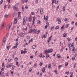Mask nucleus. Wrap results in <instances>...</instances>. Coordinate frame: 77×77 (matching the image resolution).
Returning <instances> with one entry per match:
<instances>
[{"label": "nucleus", "mask_w": 77, "mask_h": 77, "mask_svg": "<svg viewBox=\"0 0 77 77\" xmlns=\"http://www.w3.org/2000/svg\"><path fill=\"white\" fill-rule=\"evenodd\" d=\"M53 52V49H49L48 50V53H52Z\"/></svg>", "instance_id": "1"}, {"label": "nucleus", "mask_w": 77, "mask_h": 77, "mask_svg": "<svg viewBox=\"0 0 77 77\" xmlns=\"http://www.w3.org/2000/svg\"><path fill=\"white\" fill-rule=\"evenodd\" d=\"M17 23V18H14V24H16Z\"/></svg>", "instance_id": "2"}, {"label": "nucleus", "mask_w": 77, "mask_h": 77, "mask_svg": "<svg viewBox=\"0 0 77 77\" xmlns=\"http://www.w3.org/2000/svg\"><path fill=\"white\" fill-rule=\"evenodd\" d=\"M13 9L14 11H18V9H17V8L15 7V6L13 7Z\"/></svg>", "instance_id": "3"}, {"label": "nucleus", "mask_w": 77, "mask_h": 77, "mask_svg": "<svg viewBox=\"0 0 77 77\" xmlns=\"http://www.w3.org/2000/svg\"><path fill=\"white\" fill-rule=\"evenodd\" d=\"M57 20H58V24H60V22H61V21L60 20V18H57Z\"/></svg>", "instance_id": "4"}, {"label": "nucleus", "mask_w": 77, "mask_h": 77, "mask_svg": "<svg viewBox=\"0 0 77 77\" xmlns=\"http://www.w3.org/2000/svg\"><path fill=\"white\" fill-rule=\"evenodd\" d=\"M5 23H4L1 26V27L2 28H4V27H5Z\"/></svg>", "instance_id": "5"}, {"label": "nucleus", "mask_w": 77, "mask_h": 77, "mask_svg": "<svg viewBox=\"0 0 77 77\" xmlns=\"http://www.w3.org/2000/svg\"><path fill=\"white\" fill-rule=\"evenodd\" d=\"M40 14H43V10L42 9V8L40 9Z\"/></svg>", "instance_id": "6"}, {"label": "nucleus", "mask_w": 77, "mask_h": 77, "mask_svg": "<svg viewBox=\"0 0 77 77\" xmlns=\"http://www.w3.org/2000/svg\"><path fill=\"white\" fill-rule=\"evenodd\" d=\"M45 71V67L42 68V72L44 73Z\"/></svg>", "instance_id": "7"}, {"label": "nucleus", "mask_w": 77, "mask_h": 77, "mask_svg": "<svg viewBox=\"0 0 77 77\" xmlns=\"http://www.w3.org/2000/svg\"><path fill=\"white\" fill-rule=\"evenodd\" d=\"M71 47H72V45H71V44H69V50H71Z\"/></svg>", "instance_id": "8"}, {"label": "nucleus", "mask_w": 77, "mask_h": 77, "mask_svg": "<svg viewBox=\"0 0 77 77\" xmlns=\"http://www.w3.org/2000/svg\"><path fill=\"white\" fill-rule=\"evenodd\" d=\"M28 20V21H29V22H31V21H32V17H30L29 18Z\"/></svg>", "instance_id": "9"}, {"label": "nucleus", "mask_w": 77, "mask_h": 77, "mask_svg": "<svg viewBox=\"0 0 77 77\" xmlns=\"http://www.w3.org/2000/svg\"><path fill=\"white\" fill-rule=\"evenodd\" d=\"M6 38L5 37L3 39V42H6Z\"/></svg>", "instance_id": "10"}, {"label": "nucleus", "mask_w": 77, "mask_h": 77, "mask_svg": "<svg viewBox=\"0 0 77 77\" xmlns=\"http://www.w3.org/2000/svg\"><path fill=\"white\" fill-rule=\"evenodd\" d=\"M46 19L45 20V21H48V16H46Z\"/></svg>", "instance_id": "11"}, {"label": "nucleus", "mask_w": 77, "mask_h": 77, "mask_svg": "<svg viewBox=\"0 0 77 77\" xmlns=\"http://www.w3.org/2000/svg\"><path fill=\"white\" fill-rule=\"evenodd\" d=\"M63 36L64 38H65V37H66V34L65 33L64 34H63Z\"/></svg>", "instance_id": "12"}, {"label": "nucleus", "mask_w": 77, "mask_h": 77, "mask_svg": "<svg viewBox=\"0 0 77 77\" xmlns=\"http://www.w3.org/2000/svg\"><path fill=\"white\" fill-rule=\"evenodd\" d=\"M58 2H59V0H55V2H54V3L55 4H57L58 3Z\"/></svg>", "instance_id": "13"}, {"label": "nucleus", "mask_w": 77, "mask_h": 77, "mask_svg": "<svg viewBox=\"0 0 77 77\" xmlns=\"http://www.w3.org/2000/svg\"><path fill=\"white\" fill-rule=\"evenodd\" d=\"M62 68V65H59L58 67V69H60Z\"/></svg>", "instance_id": "14"}, {"label": "nucleus", "mask_w": 77, "mask_h": 77, "mask_svg": "<svg viewBox=\"0 0 77 77\" xmlns=\"http://www.w3.org/2000/svg\"><path fill=\"white\" fill-rule=\"evenodd\" d=\"M18 20H20V12H19L18 13Z\"/></svg>", "instance_id": "15"}, {"label": "nucleus", "mask_w": 77, "mask_h": 77, "mask_svg": "<svg viewBox=\"0 0 77 77\" xmlns=\"http://www.w3.org/2000/svg\"><path fill=\"white\" fill-rule=\"evenodd\" d=\"M57 57L58 58H60V55L59 54H57Z\"/></svg>", "instance_id": "16"}, {"label": "nucleus", "mask_w": 77, "mask_h": 77, "mask_svg": "<svg viewBox=\"0 0 77 77\" xmlns=\"http://www.w3.org/2000/svg\"><path fill=\"white\" fill-rule=\"evenodd\" d=\"M48 68L49 69H50L51 68V64H49L48 65Z\"/></svg>", "instance_id": "17"}, {"label": "nucleus", "mask_w": 77, "mask_h": 77, "mask_svg": "<svg viewBox=\"0 0 77 77\" xmlns=\"http://www.w3.org/2000/svg\"><path fill=\"white\" fill-rule=\"evenodd\" d=\"M29 17H26V21H29Z\"/></svg>", "instance_id": "18"}, {"label": "nucleus", "mask_w": 77, "mask_h": 77, "mask_svg": "<svg viewBox=\"0 0 77 77\" xmlns=\"http://www.w3.org/2000/svg\"><path fill=\"white\" fill-rule=\"evenodd\" d=\"M24 33H22L20 34V36H24Z\"/></svg>", "instance_id": "19"}, {"label": "nucleus", "mask_w": 77, "mask_h": 77, "mask_svg": "<svg viewBox=\"0 0 77 77\" xmlns=\"http://www.w3.org/2000/svg\"><path fill=\"white\" fill-rule=\"evenodd\" d=\"M49 23H48V22H47L46 23V26L48 27V26H49Z\"/></svg>", "instance_id": "20"}, {"label": "nucleus", "mask_w": 77, "mask_h": 77, "mask_svg": "<svg viewBox=\"0 0 77 77\" xmlns=\"http://www.w3.org/2000/svg\"><path fill=\"white\" fill-rule=\"evenodd\" d=\"M33 31L35 33H36V30L35 29H34L33 30Z\"/></svg>", "instance_id": "21"}, {"label": "nucleus", "mask_w": 77, "mask_h": 77, "mask_svg": "<svg viewBox=\"0 0 77 77\" xmlns=\"http://www.w3.org/2000/svg\"><path fill=\"white\" fill-rule=\"evenodd\" d=\"M33 29H31L29 32V33H31L32 32H33Z\"/></svg>", "instance_id": "22"}, {"label": "nucleus", "mask_w": 77, "mask_h": 77, "mask_svg": "<svg viewBox=\"0 0 77 77\" xmlns=\"http://www.w3.org/2000/svg\"><path fill=\"white\" fill-rule=\"evenodd\" d=\"M11 65H12V63H10V65L8 66V68H10V67H11Z\"/></svg>", "instance_id": "23"}, {"label": "nucleus", "mask_w": 77, "mask_h": 77, "mask_svg": "<svg viewBox=\"0 0 77 77\" xmlns=\"http://www.w3.org/2000/svg\"><path fill=\"white\" fill-rule=\"evenodd\" d=\"M45 54H47L48 53V51L47 50H45Z\"/></svg>", "instance_id": "24"}, {"label": "nucleus", "mask_w": 77, "mask_h": 77, "mask_svg": "<svg viewBox=\"0 0 77 77\" xmlns=\"http://www.w3.org/2000/svg\"><path fill=\"white\" fill-rule=\"evenodd\" d=\"M22 11L23 12H24V8L23 6H22Z\"/></svg>", "instance_id": "25"}, {"label": "nucleus", "mask_w": 77, "mask_h": 77, "mask_svg": "<svg viewBox=\"0 0 77 77\" xmlns=\"http://www.w3.org/2000/svg\"><path fill=\"white\" fill-rule=\"evenodd\" d=\"M73 48L72 49V51H74V50H75V47H74V46L72 47Z\"/></svg>", "instance_id": "26"}, {"label": "nucleus", "mask_w": 77, "mask_h": 77, "mask_svg": "<svg viewBox=\"0 0 77 77\" xmlns=\"http://www.w3.org/2000/svg\"><path fill=\"white\" fill-rule=\"evenodd\" d=\"M6 45V43H5V42H4L2 44V45L3 46H5V45Z\"/></svg>", "instance_id": "27"}, {"label": "nucleus", "mask_w": 77, "mask_h": 77, "mask_svg": "<svg viewBox=\"0 0 77 77\" xmlns=\"http://www.w3.org/2000/svg\"><path fill=\"white\" fill-rule=\"evenodd\" d=\"M69 72V71H68V72H65V74H66L67 75H68Z\"/></svg>", "instance_id": "28"}, {"label": "nucleus", "mask_w": 77, "mask_h": 77, "mask_svg": "<svg viewBox=\"0 0 77 77\" xmlns=\"http://www.w3.org/2000/svg\"><path fill=\"white\" fill-rule=\"evenodd\" d=\"M16 65H17V66H18V67L19 66V65H18V62H17L16 63Z\"/></svg>", "instance_id": "29"}, {"label": "nucleus", "mask_w": 77, "mask_h": 77, "mask_svg": "<svg viewBox=\"0 0 77 77\" xmlns=\"http://www.w3.org/2000/svg\"><path fill=\"white\" fill-rule=\"evenodd\" d=\"M36 48V46L34 45L32 46V49H35Z\"/></svg>", "instance_id": "30"}, {"label": "nucleus", "mask_w": 77, "mask_h": 77, "mask_svg": "<svg viewBox=\"0 0 77 77\" xmlns=\"http://www.w3.org/2000/svg\"><path fill=\"white\" fill-rule=\"evenodd\" d=\"M54 26H52L51 28V30H53V29H54Z\"/></svg>", "instance_id": "31"}, {"label": "nucleus", "mask_w": 77, "mask_h": 77, "mask_svg": "<svg viewBox=\"0 0 77 77\" xmlns=\"http://www.w3.org/2000/svg\"><path fill=\"white\" fill-rule=\"evenodd\" d=\"M14 60L15 61H17V60H18V58L17 57H16L15 59H14Z\"/></svg>", "instance_id": "32"}, {"label": "nucleus", "mask_w": 77, "mask_h": 77, "mask_svg": "<svg viewBox=\"0 0 77 77\" xmlns=\"http://www.w3.org/2000/svg\"><path fill=\"white\" fill-rule=\"evenodd\" d=\"M69 26V24H66V28H68V27Z\"/></svg>", "instance_id": "33"}, {"label": "nucleus", "mask_w": 77, "mask_h": 77, "mask_svg": "<svg viewBox=\"0 0 77 77\" xmlns=\"http://www.w3.org/2000/svg\"><path fill=\"white\" fill-rule=\"evenodd\" d=\"M3 0H2L1 1H0V5H1L2 3H3Z\"/></svg>", "instance_id": "34"}, {"label": "nucleus", "mask_w": 77, "mask_h": 77, "mask_svg": "<svg viewBox=\"0 0 77 77\" xmlns=\"http://www.w3.org/2000/svg\"><path fill=\"white\" fill-rule=\"evenodd\" d=\"M42 56V53H41L39 55L40 57H41Z\"/></svg>", "instance_id": "35"}, {"label": "nucleus", "mask_w": 77, "mask_h": 77, "mask_svg": "<svg viewBox=\"0 0 77 77\" xmlns=\"http://www.w3.org/2000/svg\"><path fill=\"white\" fill-rule=\"evenodd\" d=\"M11 29V25L8 26V30H9V29Z\"/></svg>", "instance_id": "36"}, {"label": "nucleus", "mask_w": 77, "mask_h": 77, "mask_svg": "<svg viewBox=\"0 0 77 77\" xmlns=\"http://www.w3.org/2000/svg\"><path fill=\"white\" fill-rule=\"evenodd\" d=\"M49 57V55H48V54H46V58L47 59H48V58Z\"/></svg>", "instance_id": "37"}, {"label": "nucleus", "mask_w": 77, "mask_h": 77, "mask_svg": "<svg viewBox=\"0 0 77 77\" xmlns=\"http://www.w3.org/2000/svg\"><path fill=\"white\" fill-rule=\"evenodd\" d=\"M13 48H17V46H13Z\"/></svg>", "instance_id": "38"}, {"label": "nucleus", "mask_w": 77, "mask_h": 77, "mask_svg": "<svg viewBox=\"0 0 77 77\" xmlns=\"http://www.w3.org/2000/svg\"><path fill=\"white\" fill-rule=\"evenodd\" d=\"M34 67H36V66H37V64H36V63H35L34 65Z\"/></svg>", "instance_id": "39"}, {"label": "nucleus", "mask_w": 77, "mask_h": 77, "mask_svg": "<svg viewBox=\"0 0 77 77\" xmlns=\"http://www.w3.org/2000/svg\"><path fill=\"white\" fill-rule=\"evenodd\" d=\"M43 64V63H39V65L40 66H42Z\"/></svg>", "instance_id": "40"}, {"label": "nucleus", "mask_w": 77, "mask_h": 77, "mask_svg": "<svg viewBox=\"0 0 77 77\" xmlns=\"http://www.w3.org/2000/svg\"><path fill=\"white\" fill-rule=\"evenodd\" d=\"M15 69V66H13L12 67V69L13 70V69Z\"/></svg>", "instance_id": "41"}, {"label": "nucleus", "mask_w": 77, "mask_h": 77, "mask_svg": "<svg viewBox=\"0 0 77 77\" xmlns=\"http://www.w3.org/2000/svg\"><path fill=\"white\" fill-rule=\"evenodd\" d=\"M40 33V30H38L37 32V34H38V33Z\"/></svg>", "instance_id": "42"}, {"label": "nucleus", "mask_w": 77, "mask_h": 77, "mask_svg": "<svg viewBox=\"0 0 77 77\" xmlns=\"http://www.w3.org/2000/svg\"><path fill=\"white\" fill-rule=\"evenodd\" d=\"M25 24H26V21H23V24L24 25H25Z\"/></svg>", "instance_id": "43"}, {"label": "nucleus", "mask_w": 77, "mask_h": 77, "mask_svg": "<svg viewBox=\"0 0 77 77\" xmlns=\"http://www.w3.org/2000/svg\"><path fill=\"white\" fill-rule=\"evenodd\" d=\"M40 22L39 21V20H38L37 22V23L38 24H40Z\"/></svg>", "instance_id": "44"}, {"label": "nucleus", "mask_w": 77, "mask_h": 77, "mask_svg": "<svg viewBox=\"0 0 77 77\" xmlns=\"http://www.w3.org/2000/svg\"><path fill=\"white\" fill-rule=\"evenodd\" d=\"M27 38L28 39H30V36H27Z\"/></svg>", "instance_id": "45"}, {"label": "nucleus", "mask_w": 77, "mask_h": 77, "mask_svg": "<svg viewBox=\"0 0 77 77\" xmlns=\"http://www.w3.org/2000/svg\"><path fill=\"white\" fill-rule=\"evenodd\" d=\"M63 11H65V7H63Z\"/></svg>", "instance_id": "46"}, {"label": "nucleus", "mask_w": 77, "mask_h": 77, "mask_svg": "<svg viewBox=\"0 0 77 77\" xmlns=\"http://www.w3.org/2000/svg\"><path fill=\"white\" fill-rule=\"evenodd\" d=\"M7 50H9V46L7 47Z\"/></svg>", "instance_id": "47"}, {"label": "nucleus", "mask_w": 77, "mask_h": 77, "mask_svg": "<svg viewBox=\"0 0 77 77\" xmlns=\"http://www.w3.org/2000/svg\"><path fill=\"white\" fill-rule=\"evenodd\" d=\"M8 17V15H7V14H5V18H7V17Z\"/></svg>", "instance_id": "48"}, {"label": "nucleus", "mask_w": 77, "mask_h": 77, "mask_svg": "<svg viewBox=\"0 0 77 77\" xmlns=\"http://www.w3.org/2000/svg\"><path fill=\"white\" fill-rule=\"evenodd\" d=\"M4 71V69H3V68H2L1 69V72H2Z\"/></svg>", "instance_id": "49"}, {"label": "nucleus", "mask_w": 77, "mask_h": 77, "mask_svg": "<svg viewBox=\"0 0 77 77\" xmlns=\"http://www.w3.org/2000/svg\"><path fill=\"white\" fill-rule=\"evenodd\" d=\"M32 68H30L29 70V72H32Z\"/></svg>", "instance_id": "50"}, {"label": "nucleus", "mask_w": 77, "mask_h": 77, "mask_svg": "<svg viewBox=\"0 0 77 77\" xmlns=\"http://www.w3.org/2000/svg\"><path fill=\"white\" fill-rule=\"evenodd\" d=\"M68 65V63L67 62H66L65 63V66H67V65Z\"/></svg>", "instance_id": "51"}, {"label": "nucleus", "mask_w": 77, "mask_h": 77, "mask_svg": "<svg viewBox=\"0 0 77 77\" xmlns=\"http://www.w3.org/2000/svg\"><path fill=\"white\" fill-rule=\"evenodd\" d=\"M7 1L8 3H10V2H11V0H7Z\"/></svg>", "instance_id": "52"}, {"label": "nucleus", "mask_w": 77, "mask_h": 77, "mask_svg": "<svg viewBox=\"0 0 77 77\" xmlns=\"http://www.w3.org/2000/svg\"><path fill=\"white\" fill-rule=\"evenodd\" d=\"M65 27V26H62L61 28V29H63Z\"/></svg>", "instance_id": "53"}, {"label": "nucleus", "mask_w": 77, "mask_h": 77, "mask_svg": "<svg viewBox=\"0 0 77 77\" xmlns=\"http://www.w3.org/2000/svg\"><path fill=\"white\" fill-rule=\"evenodd\" d=\"M75 60V57H72V60Z\"/></svg>", "instance_id": "54"}, {"label": "nucleus", "mask_w": 77, "mask_h": 77, "mask_svg": "<svg viewBox=\"0 0 77 77\" xmlns=\"http://www.w3.org/2000/svg\"><path fill=\"white\" fill-rule=\"evenodd\" d=\"M11 60V59L9 58L8 60V62H10Z\"/></svg>", "instance_id": "55"}, {"label": "nucleus", "mask_w": 77, "mask_h": 77, "mask_svg": "<svg viewBox=\"0 0 77 77\" xmlns=\"http://www.w3.org/2000/svg\"><path fill=\"white\" fill-rule=\"evenodd\" d=\"M71 45L72 47V46H74V43H72V44Z\"/></svg>", "instance_id": "56"}, {"label": "nucleus", "mask_w": 77, "mask_h": 77, "mask_svg": "<svg viewBox=\"0 0 77 77\" xmlns=\"http://www.w3.org/2000/svg\"><path fill=\"white\" fill-rule=\"evenodd\" d=\"M55 28L57 30V29H59V26H57Z\"/></svg>", "instance_id": "57"}, {"label": "nucleus", "mask_w": 77, "mask_h": 77, "mask_svg": "<svg viewBox=\"0 0 77 77\" xmlns=\"http://www.w3.org/2000/svg\"><path fill=\"white\" fill-rule=\"evenodd\" d=\"M54 72H55L56 74H57V72L56 71V70H54Z\"/></svg>", "instance_id": "58"}, {"label": "nucleus", "mask_w": 77, "mask_h": 77, "mask_svg": "<svg viewBox=\"0 0 77 77\" xmlns=\"http://www.w3.org/2000/svg\"><path fill=\"white\" fill-rule=\"evenodd\" d=\"M31 15H34V12H32L31 13Z\"/></svg>", "instance_id": "59"}, {"label": "nucleus", "mask_w": 77, "mask_h": 77, "mask_svg": "<svg viewBox=\"0 0 77 77\" xmlns=\"http://www.w3.org/2000/svg\"><path fill=\"white\" fill-rule=\"evenodd\" d=\"M7 6V5H5V6H4V9H5L6 8V6Z\"/></svg>", "instance_id": "60"}, {"label": "nucleus", "mask_w": 77, "mask_h": 77, "mask_svg": "<svg viewBox=\"0 0 77 77\" xmlns=\"http://www.w3.org/2000/svg\"><path fill=\"white\" fill-rule=\"evenodd\" d=\"M36 3H38V0H36L35 1Z\"/></svg>", "instance_id": "61"}, {"label": "nucleus", "mask_w": 77, "mask_h": 77, "mask_svg": "<svg viewBox=\"0 0 77 77\" xmlns=\"http://www.w3.org/2000/svg\"><path fill=\"white\" fill-rule=\"evenodd\" d=\"M32 21H35V17H33Z\"/></svg>", "instance_id": "62"}, {"label": "nucleus", "mask_w": 77, "mask_h": 77, "mask_svg": "<svg viewBox=\"0 0 77 77\" xmlns=\"http://www.w3.org/2000/svg\"><path fill=\"white\" fill-rule=\"evenodd\" d=\"M18 45V43L17 42L16 43V46H17Z\"/></svg>", "instance_id": "63"}, {"label": "nucleus", "mask_w": 77, "mask_h": 77, "mask_svg": "<svg viewBox=\"0 0 77 77\" xmlns=\"http://www.w3.org/2000/svg\"><path fill=\"white\" fill-rule=\"evenodd\" d=\"M51 37H50L49 38V40H51Z\"/></svg>", "instance_id": "64"}]
</instances>
